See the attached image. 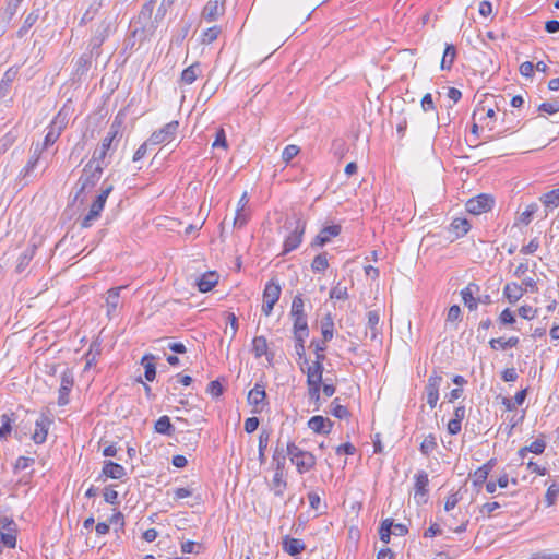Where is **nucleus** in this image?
I'll list each match as a JSON object with an SVG mask.
<instances>
[{"label":"nucleus","instance_id":"f257e3e1","mask_svg":"<svg viewBox=\"0 0 559 559\" xmlns=\"http://www.w3.org/2000/svg\"><path fill=\"white\" fill-rule=\"evenodd\" d=\"M103 164L102 162L93 163V158L85 165L82 170V175L80 176L76 187V195L75 199H79L82 194L91 191L96 183L100 180L103 175Z\"/></svg>","mask_w":559,"mask_h":559},{"label":"nucleus","instance_id":"f03ea898","mask_svg":"<svg viewBox=\"0 0 559 559\" xmlns=\"http://www.w3.org/2000/svg\"><path fill=\"white\" fill-rule=\"evenodd\" d=\"M122 126L123 119L120 117V115H117L110 124L108 134L102 140L100 146L94 151L92 156L93 163H104L108 151L112 146L114 141L118 138H121Z\"/></svg>","mask_w":559,"mask_h":559},{"label":"nucleus","instance_id":"7ed1b4c3","mask_svg":"<svg viewBox=\"0 0 559 559\" xmlns=\"http://www.w3.org/2000/svg\"><path fill=\"white\" fill-rule=\"evenodd\" d=\"M112 189H114L112 185H106V182L103 183L100 193L96 197V199L94 200V202L92 203V205L90 207L88 213L85 215V217L82 221V224H81L82 227H84V228L90 227L92 225V223L99 217V215L105 206V203L107 201V198L111 193Z\"/></svg>","mask_w":559,"mask_h":559},{"label":"nucleus","instance_id":"20e7f679","mask_svg":"<svg viewBox=\"0 0 559 559\" xmlns=\"http://www.w3.org/2000/svg\"><path fill=\"white\" fill-rule=\"evenodd\" d=\"M305 304L301 295H296L292 302L290 316L293 318V333H309L307 314L305 313Z\"/></svg>","mask_w":559,"mask_h":559},{"label":"nucleus","instance_id":"39448f33","mask_svg":"<svg viewBox=\"0 0 559 559\" xmlns=\"http://www.w3.org/2000/svg\"><path fill=\"white\" fill-rule=\"evenodd\" d=\"M67 117L62 111H59L47 127V132L44 142L40 143V147L48 148L53 145L60 138L62 131L67 127Z\"/></svg>","mask_w":559,"mask_h":559},{"label":"nucleus","instance_id":"423d86ee","mask_svg":"<svg viewBox=\"0 0 559 559\" xmlns=\"http://www.w3.org/2000/svg\"><path fill=\"white\" fill-rule=\"evenodd\" d=\"M281 293L282 288L278 281L272 278L265 284L263 290L262 312L266 317L271 316L275 304L278 301L281 297Z\"/></svg>","mask_w":559,"mask_h":559},{"label":"nucleus","instance_id":"0eeeda50","mask_svg":"<svg viewBox=\"0 0 559 559\" xmlns=\"http://www.w3.org/2000/svg\"><path fill=\"white\" fill-rule=\"evenodd\" d=\"M306 230V222L301 218H296L294 228L290 234L285 238L282 254H287L296 250L302 242V237Z\"/></svg>","mask_w":559,"mask_h":559},{"label":"nucleus","instance_id":"6e6552de","mask_svg":"<svg viewBox=\"0 0 559 559\" xmlns=\"http://www.w3.org/2000/svg\"><path fill=\"white\" fill-rule=\"evenodd\" d=\"M179 128V122L174 120L166 123L159 130L154 131L148 138V142L151 145H159V144H168L170 143L177 134Z\"/></svg>","mask_w":559,"mask_h":559},{"label":"nucleus","instance_id":"1a4fd4ad","mask_svg":"<svg viewBox=\"0 0 559 559\" xmlns=\"http://www.w3.org/2000/svg\"><path fill=\"white\" fill-rule=\"evenodd\" d=\"M495 204V200L489 194H479L475 198L469 199L466 204L465 209L468 213L474 215H479L483 213H486L492 209Z\"/></svg>","mask_w":559,"mask_h":559},{"label":"nucleus","instance_id":"9d476101","mask_svg":"<svg viewBox=\"0 0 559 559\" xmlns=\"http://www.w3.org/2000/svg\"><path fill=\"white\" fill-rule=\"evenodd\" d=\"M443 378L440 373L433 372L427 381L425 393L426 401L430 408H435L439 400V390L441 388Z\"/></svg>","mask_w":559,"mask_h":559},{"label":"nucleus","instance_id":"9b49d317","mask_svg":"<svg viewBox=\"0 0 559 559\" xmlns=\"http://www.w3.org/2000/svg\"><path fill=\"white\" fill-rule=\"evenodd\" d=\"M0 533L1 547L14 548L16 545V527L13 520L4 516L0 519Z\"/></svg>","mask_w":559,"mask_h":559},{"label":"nucleus","instance_id":"f8f14e48","mask_svg":"<svg viewBox=\"0 0 559 559\" xmlns=\"http://www.w3.org/2000/svg\"><path fill=\"white\" fill-rule=\"evenodd\" d=\"M226 0H209L202 12L201 17L206 22H215L225 14Z\"/></svg>","mask_w":559,"mask_h":559},{"label":"nucleus","instance_id":"ddd939ff","mask_svg":"<svg viewBox=\"0 0 559 559\" xmlns=\"http://www.w3.org/2000/svg\"><path fill=\"white\" fill-rule=\"evenodd\" d=\"M52 419L49 415L41 413L35 421V430L32 435V440L36 444H41L46 441Z\"/></svg>","mask_w":559,"mask_h":559},{"label":"nucleus","instance_id":"4468645a","mask_svg":"<svg viewBox=\"0 0 559 559\" xmlns=\"http://www.w3.org/2000/svg\"><path fill=\"white\" fill-rule=\"evenodd\" d=\"M342 231V227L338 224L323 227L316 238L311 241V248L324 247L329 243L332 238L337 237Z\"/></svg>","mask_w":559,"mask_h":559},{"label":"nucleus","instance_id":"2eb2a0df","mask_svg":"<svg viewBox=\"0 0 559 559\" xmlns=\"http://www.w3.org/2000/svg\"><path fill=\"white\" fill-rule=\"evenodd\" d=\"M74 379L70 370H66L61 374V383L59 388L58 404L64 406L69 403V394L73 388Z\"/></svg>","mask_w":559,"mask_h":559},{"label":"nucleus","instance_id":"dca6fc26","mask_svg":"<svg viewBox=\"0 0 559 559\" xmlns=\"http://www.w3.org/2000/svg\"><path fill=\"white\" fill-rule=\"evenodd\" d=\"M429 478L428 474L425 471H419L415 475V487H414V498L419 503L420 501H426V496L428 493Z\"/></svg>","mask_w":559,"mask_h":559},{"label":"nucleus","instance_id":"f3484780","mask_svg":"<svg viewBox=\"0 0 559 559\" xmlns=\"http://www.w3.org/2000/svg\"><path fill=\"white\" fill-rule=\"evenodd\" d=\"M266 400V393L263 384L255 383V385L249 391L248 402L254 406V413L262 411Z\"/></svg>","mask_w":559,"mask_h":559},{"label":"nucleus","instance_id":"a211bd4d","mask_svg":"<svg viewBox=\"0 0 559 559\" xmlns=\"http://www.w3.org/2000/svg\"><path fill=\"white\" fill-rule=\"evenodd\" d=\"M308 427L316 433L329 435L333 423L326 417L317 415L309 419Z\"/></svg>","mask_w":559,"mask_h":559},{"label":"nucleus","instance_id":"6ab92c4d","mask_svg":"<svg viewBox=\"0 0 559 559\" xmlns=\"http://www.w3.org/2000/svg\"><path fill=\"white\" fill-rule=\"evenodd\" d=\"M323 362L313 361L311 365H301V371L307 374V381L322 383Z\"/></svg>","mask_w":559,"mask_h":559},{"label":"nucleus","instance_id":"aec40b11","mask_svg":"<svg viewBox=\"0 0 559 559\" xmlns=\"http://www.w3.org/2000/svg\"><path fill=\"white\" fill-rule=\"evenodd\" d=\"M368 325H367V332L366 336H369L371 341H378L379 335H381V326L380 323V316L378 311H369L368 314Z\"/></svg>","mask_w":559,"mask_h":559},{"label":"nucleus","instance_id":"412c9836","mask_svg":"<svg viewBox=\"0 0 559 559\" xmlns=\"http://www.w3.org/2000/svg\"><path fill=\"white\" fill-rule=\"evenodd\" d=\"M282 548L288 555L297 556L305 550L306 545L301 539L293 538L286 535L285 537H283Z\"/></svg>","mask_w":559,"mask_h":559},{"label":"nucleus","instance_id":"4be33fe9","mask_svg":"<svg viewBox=\"0 0 559 559\" xmlns=\"http://www.w3.org/2000/svg\"><path fill=\"white\" fill-rule=\"evenodd\" d=\"M292 463L296 466L299 474H304L316 466V456L307 451L301 456L293 459Z\"/></svg>","mask_w":559,"mask_h":559},{"label":"nucleus","instance_id":"5701e85b","mask_svg":"<svg viewBox=\"0 0 559 559\" xmlns=\"http://www.w3.org/2000/svg\"><path fill=\"white\" fill-rule=\"evenodd\" d=\"M479 287L475 283H469L465 288L461 290L462 299L465 304V306L471 310L474 311L478 307V300L474 297V293L478 292Z\"/></svg>","mask_w":559,"mask_h":559},{"label":"nucleus","instance_id":"b1692460","mask_svg":"<svg viewBox=\"0 0 559 559\" xmlns=\"http://www.w3.org/2000/svg\"><path fill=\"white\" fill-rule=\"evenodd\" d=\"M102 474L112 479H122L127 475L124 467L112 461L104 463Z\"/></svg>","mask_w":559,"mask_h":559},{"label":"nucleus","instance_id":"393cba45","mask_svg":"<svg viewBox=\"0 0 559 559\" xmlns=\"http://www.w3.org/2000/svg\"><path fill=\"white\" fill-rule=\"evenodd\" d=\"M46 148H43L40 147V143H36L34 146H33V151H32V154L29 156V159L27 160L26 165L24 166V168L21 170V175H23L24 177L28 176L37 166L40 157H41V154L43 152L45 151Z\"/></svg>","mask_w":559,"mask_h":559},{"label":"nucleus","instance_id":"a878e982","mask_svg":"<svg viewBox=\"0 0 559 559\" xmlns=\"http://www.w3.org/2000/svg\"><path fill=\"white\" fill-rule=\"evenodd\" d=\"M218 283V274L216 272H207L197 281V286L201 293H207Z\"/></svg>","mask_w":559,"mask_h":559},{"label":"nucleus","instance_id":"bb28decb","mask_svg":"<svg viewBox=\"0 0 559 559\" xmlns=\"http://www.w3.org/2000/svg\"><path fill=\"white\" fill-rule=\"evenodd\" d=\"M525 293V289L522 287V285L512 282L508 283L503 287V295L509 300L510 304L516 302Z\"/></svg>","mask_w":559,"mask_h":559},{"label":"nucleus","instance_id":"cd10ccee","mask_svg":"<svg viewBox=\"0 0 559 559\" xmlns=\"http://www.w3.org/2000/svg\"><path fill=\"white\" fill-rule=\"evenodd\" d=\"M126 287L127 286L114 287L107 292L106 306L108 316L112 314L117 310L119 306L120 292Z\"/></svg>","mask_w":559,"mask_h":559},{"label":"nucleus","instance_id":"c85d7f7f","mask_svg":"<svg viewBox=\"0 0 559 559\" xmlns=\"http://www.w3.org/2000/svg\"><path fill=\"white\" fill-rule=\"evenodd\" d=\"M471 229V223L463 217H456L450 224L449 230L454 234L455 238L465 236Z\"/></svg>","mask_w":559,"mask_h":559},{"label":"nucleus","instance_id":"c756f323","mask_svg":"<svg viewBox=\"0 0 559 559\" xmlns=\"http://www.w3.org/2000/svg\"><path fill=\"white\" fill-rule=\"evenodd\" d=\"M309 333L298 332L294 333L295 338V352L300 360H302L301 365H308V359L306 357L305 342L308 338Z\"/></svg>","mask_w":559,"mask_h":559},{"label":"nucleus","instance_id":"7c9ffc66","mask_svg":"<svg viewBox=\"0 0 559 559\" xmlns=\"http://www.w3.org/2000/svg\"><path fill=\"white\" fill-rule=\"evenodd\" d=\"M456 47L452 44H447L445 45V48H444V51H443V56H442V59H441V63H440V68L441 70H451L455 59H456Z\"/></svg>","mask_w":559,"mask_h":559},{"label":"nucleus","instance_id":"2f4dec72","mask_svg":"<svg viewBox=\"0 0 559 559\" xmlns=\"http://www.w3.org/2000/svg\"><path fill=\"white\" fill-rule=\"evenodd\" d=\"M35 247L27 248L17 260V264L15 267L16 273L21 274L23 273L27 266L29 265L31 261L33 260L35 255Z\"/></svg>","mask_w":559,"mask_h":559},{"label":"nucleus","instance_id":"473e14b6","mask_svg":"<svg viewBox=\"0 0 559 559\" xmlns=\"http://www.w3.org/2000/svg\"><path fill=\"white\" fill-rule=\"evenodd\" d=\"M546 210H554L559 206V189H554L547 193H544L539 198Z\"/></svg>","mask_w":559,"mask_h":559},{"label":"nucleus","instance_id":"72a5a7b5","mask_svg":"<svg viewBox=\"0 0 559 559\" xmlns=\"http://www.w3.org/2000/svg\"><path fill=\"white\" fill-rule=\"evenodd\" d=\"M17 75V69L10 68L5 71L1 83H0V97H4L10 88L11 83L15 80Z\"/></svg>","mask_w":559,"mask_h":559},{"label":"nucleus","instance_id":"f704fd0d","mask_svg":"<svg viewBox=\"0 0 559 559\" xmlns=\"http://www.w3.org/2000/svg\"><path fill=\"white\" fill-rule=\"evenodd\" d=\"M155 357L153 355H145L142 358V365L144 367V377L147 381H153L156 377V367L154 364Z\"/></svg>","mask_w":559,"mask_h":559},{"label":"nucleus","instance_id":"c9c22d12","mask_svg":"<svg viewBox=\"0 0 559 559\" xmlns=\"http://www.w3.org/2000/svg\"><path fill=\"white\" fill-rule=\"evenodd\" d=\"M286 486H287V484L283 477V472L275 471V474L272 479V485H271V488L274 491V495L277 497H282L284 495Z\"/></svg>","mask_w":559,"mask_h":559},{"label":"nucleus","instance_id":"e433bc0d","mask_svg":"<svg viewBox=\"0 0 559 559\" xmlns=\"http://www.w3.org/2000/svg\"><path fill=\"white\" fill-rule=\"evenodd\" d=\"M174 426L170 423L168 416L164 415L155 423V431L160 435L171 436L174 432Z\"/></svg>","mask_w":559,"mask_h":559},{"label":"nucleus","instance_id":"4c0bfd02","mask_svg":"<svg viewBox=\"0 0 559 559\" xmlns=\"http://www.w3.org/2000/svg\"><path fill=\"white\" fill-rule=\"evenodd\" d=\"M200 74V66L199 63H193L190 67L186 68L181 73V82L185 84H192L198 75Z\"/></svg>","mask_w":559,"mask_h":559},{"label":"nucleus","instance_id":"58836bf2","mask_svg":"<svg viewBox=\"0 0 559 559\" xmlns=\"http://www.w3.org/2000/svg\"><path fill=\"white\" fill-rule=\"evenodd\" d=\"M329 267V260H328V253L322 252L314 257V259L311 262V270L314 273H323Z\"/></svg>","mask_w":559,"mask_h":559},{"label":"nucleus","instance_id":"ea45409f","mask_svg":"<svg viewBox=\"0 0 559 559\" xmlns=\"http://www.w3.org/2000/svg\"><path fill=\"white\" fill-rule=\"evenodd\" d=\"M321 333L324 342H329L333 338L334 334V322L330 314H328L321 321Z\"/></svg>","mask_w":559,"mask_h":559},{"label":"nucleus","instance_id":"a19ab883","mask_svg":"<svg viewBox=\"0 0 559 559\" xmlns=\"http://www.w3.org/2000/svg\"><path fill=\"white\" fill-rule=\"evenodd\" d=\"M252 352L257 358L266 355L267 353V341L264 336H255L252 341Z\"/></svg>","mask_w":559,"mask_h":559},{"label":"nucleus","instance_id":"79ce46f5","mask_svg":"<svg viewBox=\"0 0 559 559\" xmlns=\"http://www.w3.org/2000/svg\"><path fill=\"white\" fill-rule=\"evenodd\" d=\"M392 526H393V520L392 519H384L381 522V525L379 527L380 539L383 543H385V544L390 543L391 535H392Z\"/></svg>","mask_w":559,"mask_h":559},{"label":"nucleus","instance_id":"37998d69","mask_svg":"<svg viewBox=\"0 0 559 559\" xmlns=\"http://www.w3.org/2000/svg\"><path fill=\"white\" fill-rule=\"evenodd\" d=\"M539 206L537 203H531L526 209L519 215L518 221L524 225H528L533 219V216L538 211Z\"/></svg>","mask_w":559,"mask_h":559},{"label":"nucleus","instance_id":"c03bdc74","mask_svg":"<svg viewBox=\"0 0 559 559\" xmlns=\"http://www.w3.org/2000/svg\"><path fill=\"white\" fill-rule=\"evenodd\" d=\"M338 401H340V399L335 397L333 400V402L331 403V414L338 419H344V418L349 417V415H350L349 411L347 409L346 406L341 405Z\"/></svg>","mask_w":559,"mask_h":559},{"label":"nucleus","instance_id":"a18cd8bd","mask_svg":"<svg viewBox=\"0 0 559 559\" xmlns=\"http://www.w3.org/2000/svg\"><path fill=\"white\" fill-rule=\"evenodd\" d=\"M102 7H103L102 0H93L90 3V5L87 7V9L85 10V12L82 16V22L85 23V22L92 21Z\"/></svg>","mask_w":559,"mask_h":559},{"label":"nucleus","instance_id":"49530a36","mask_svg":"<svg viewBox=\"0 0 559 559\" xmlns=\"http://www.w3.org/2000/svg\"><path fill=\"white\" fill-rule=\"evenodd\" d=\"M437 449V441L433 435H428L420 443V452L429 456Z\"/></svg>","mask_w":559,"mask_h":559},{"label":"nucleus","instance_id":"de8ad7c7","mask_svg":"<svg viewBox=\"0 0 559 559\" xmlns=\"http://www.w3.org/2000/svg\"><path fill=\"white\" fill-rule=\"evenodd\" d=\"M0 439L5 440L12 431V419L8 414L1 416Z\"/></svg>","mask_w":559,"mask_h":559},{"label":"nucleus","instance_id":"09e8293b","mask_svg":"<svg viewBox=\"0 0 559 559\" xmlns=\"http://www.w3.org/2000/svg\"><path fill=\"white\" fill-rule=\"evenodd\" d=\"M321 384L322 383H319V382H309V381H307L309 399L314 401L316 404H319V402H320Z\"/></svg>","mask_w":559,"mask_h":559},{"label":"nucleus","instance_id":"8fccbe9b","mask_svg":"<svg viewBox=\"0 0 559 559\" xmlns=\"http://www.w3.org/2000/svg\"><path fill=\"white\" fill-rule=\"evenodd\" d=\"M249 221V213L242 207H237L236 216L234 218V226L242 228Z\"/></svg>","mask_w":559,"mask_h":559},{"label":"nucleus","instance_id":"3c124183","mask_svg":"<svg viewBox=\"0 0 559 559\" xmlns=\"http://www.w3.org/2000/svg\"><path fill=\"white\" fill-rule=\"evenodd\" d=\"M546 443L542 439L534 440L528 447L522 448V452H532L534 454H542L545 451Z\"/></svg>","mask_w":559,"mask_h":559},{"label":"nucleus","instance_id":"603ef678","mask_svg":"<svg viewBox=\"0 0 559 559\" xmlns=\"http://www.w3.org/2000/svg\"><path fill=\"white\" fill-rule=\"evenodd\" d=\"M311 346L314 347L316 360L323 362L325 359L324 350L326 349V342L324 341H312Z\"/></svg>","mask_w":559,"mask_h":559},{"label":"nucleus","instance_id":"864d4df0","mask_svg":"<svg viewBox=\"0 0 559 559\" xmlns=\"http://www.w3.org/2000/svg\"><path fill=\"white\" fill-rule=\"evenodd\" d=\"M109 525H116L115 532L123 531L124 528V516L120 511L115 512L108 520Z\"/></svg>","mask_w":559,"mask_h":559},{"label":"nucleus","instance_id":"5fc2aeb1","mask_svg":"<svg viewBox=\"0 0 559 559\" xmlns=\"http://www.w3.org/2000/svg\"><path fill=\"white\" fill-rule=\"evenodd\" d=\"M300 150L297 145L290 144L287 145L282 153V159L288 164L294 157L299 154Z\"/></svg>","mask_w":559,"mask_h":559},{"label":"nucleus","instance_id":"6e6d98bb","mask_svg":"<svg viewBox=\"0 0 559 559\" xmlns=\"http://www.w3.org/2000/svg\"><path fill=\"white\" fill-rule=\"evenodd\" d=\"M330 298L337 300H345L348 298L347 287L341 286L340 284L334 286L330 290Z\"/></svg>","mask_w":559,"mask_h":559},{"label":"nucleus","instance_id":"4d7b16f0","mask_svg":"<svg viewBox=\"0 0 559 559\" xmlns=\"http://www.w3.org/2000/svg\"><path fill=\"white\" fill-rule=\"evenodd\" d=\"M559 495V484H551L548 489H547V492H546V496H545V499H546V502H547V506H552L555 504L556 500H557V497Z\"/></svg>","mask_w":559,"mask_h":559},{"label":"nucleus","instance_id":"13d9d810","mask_svg":"<svg viewBox=\"0 0 559 559\" xmlns=\"http://www.w3.org/2000/svg\"><path fill=\"white\" fill-rule=\"evenodd\" d=\"M538 309H534L531 306H521L518 309V313L521 318L526 320H533L537 316Z\"/></svg>","mask_w":559,"mask_h":559},{"label":"nucleus","instance_id":"bf43d9fd","mask_svg":"<svg viewBox=\"0 0 559 559\" xmlns=\"http://www.w3.org/2000/svg\"><path fill=\"white\" fill-rule=\"evenodd\" d=\"M538 110L549 115H554L559 111V102L552 100L543 103L538 106Z\"/></svg>","mask_w":559,"mask_h":559},{"label":"nucleus","instance_id":"052dcab7","mask_svg":"<svg viewBox=\"0 0 559 559\" xmlns=\"http://www.w3.org/2000/svg\"><path fill=\"white\" fill-rule=\"evenodd\" d=\"M488 475L485 468L478 467L473 474V485L481 486L487 480Z\"/></svg>","mask_w":559,"mask_h":559},{"label":"nucleus","instance_id":"680f3d73","mask_svg":"<svg viewBox=\"0 0 559 559\" xmlns=\"http://www.w3.org/2000/svg\"><path fill=\"white\" fill-rule=\"evenodd\" d=\"M212 146L227 148L226 133L223 128L217 130L215 140H214Z\"/></svg>","mask_w":559,"mask_h":559},{"label":"nucleus","instance_id":"e2e57ef3","mask_svg":"<svg viewBox=\"0 0 559 559\" xmlns=\"http://www.w3.org/2000/svg\"><path fill=\"white\" fill-rule=\"evenodd\" d=\"M499 322L504 325L513 324L515 323V317L509 308H506L499 316Z\"/></svg>","mask_w":559,"mask_h":559},{"label":"nucleus","instance_id":"0e129e2a","mask_svg":"<svg viewBox=\"0 0 559 559\" xmlns=\"http://www.w3.org/2000/svg\"><path fill=\"white\" fill-rule=\"evenodd\" d=\"M207 393H210L214 397H218L223 394V386L219 381L214 380L211 381L206 389Z\"/></svg>","mask_w":559,"mask_h":559},{"label":"nucleus","instance_id":"69168bd1","mask_svg":"<svg viewBox=\"0 0 559 559\" xmlns=\"http://www.w3.org/2000/svg\"><path fill=\"white\" fill-rule=\"evenodd\" d=\"M461 308L457 305H453L449 308L447 314V322H456L461 319Z\"/></svg>","mask_w":559,"mask_h":559},{"label":"nucleus","instance_id":"338daca9","mask_svg":"<svg viewBox=\"0 0 559 559\" xmlns=\"http://www.w3.org/2000/svg\"><path fill=\"white\" fill-rule=\"evenodd\" d=\"M306 452L307 451L300 449L294 442H289L287 444V454H288V456H289L292 462H293V459H297V457L301 456Z\"/></svg>","mask_w":559,"mask_h":559},{"label":"nucleus","instance_id":"774afa93","mask_svg":"<svg viewBox=\"0 0 559 559\" xmlns=\"http://www.w3.org/2000/svg\"><path fill=\"white\" fill-rule=\"evenodd\" d=\"M259 418L258 417H249L245 420V425H243V428H245V431L248 432V433H252L254 432L258 427H259Z\"/></svg>","mask_w":559,"mask_h":559}]
</instances>
